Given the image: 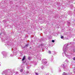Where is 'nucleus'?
<instances>
[{
	"label": "nucleus",
	"instance_id": "obj_1",
	"mask_svg": "<svg viewBox=\"0 0 75 75\" xmlns=\"http://www.w3.org/2000/svg\"><path fill=\"white\" fill-rule=\"evenodd\" d=\"M25 56H24L23 58L22 59V61H23L24 59H25Z\"/></svg>",
	"mask_w": 75,
	"mask_h": 75
},
{
	"label": "nucleus",
	"instance_id": "obj_2",
	"mask_svg": "<svg viewBox=\"0 0 75 75\" xmlns=\"http://www.w3.org/2000/svg\"><path fill=\"white\" fill-rule=\"evenodd\" d=\"M61 38L62 39L64 38V36H62L61 37Z\"/></svg>",
	"mask_w": 75,
	"mask_h": 75
},
{
	"label": "nucleus",
	"instance_id": "obj_3",
	"mask_svg": "<svg viewBox=\"0 0 75 75\" xmlns=\"http://www.w3.org/2000/svg\"><path fill=\"white\" fill-rule=\"evenodd\" d=\"M52 42H55V41H54V40H52Z\"/></svg>",
	"mask_w": 75,
	"mask_h": 75
},
{
	"label": "nucleus",
	"instance_id": "obj_4",
	"mask_svg": "<svg viewBox=\"0 0 75 75\" xmlns=\"http://www.w3.org/2000/svg\"><path fill=\"white\" fill-rule=\"evenodd\" d=\"M63 75H65V72H64L63 73Z\"/></svg>",
	"mask_w": 75,
	"mask_h": 75
},
{
	"label": "nucleus",
	"instance_id": "obj_5",
	"mask_svg": "<svg viewBox=\"0 0 75 75\" xmlns=\"http://www.w3.org/2000/svg\"><path fill=\"white\" fill-rule=\"evenodd\" d=\"M73 60H75V57H74V58H73Z\"/></svg>",
	"mask_w": 75,
	"mask_h": 75
},
{
	"label": "nucleus",
	"instance_id": "obj_6",
	"mask_svg": "<svg viewBox=\"0 0 75 75\" xmlns=\"http://www.w3.org/2000/svg\"><path fill=\"white\" fill-rule=\"evenodd\" d=\"M21 72H23V70H22V69L21 70Z\"/></svg>",
	"mask_w": 75,
	"mask_h": 75
},
{
	"label": "nucleus",
	"instance_id": "obj_7",
	"mask_svg": "<svg viewBox=\"0 0 75 75\" xmlns=\"http://www.w3.org/2000/svg\"><path fill=\"white\" fill-rule=\"evenodd\" d=\"M36 75H38V73H36Z\"/></svg>",
	"mask_w": 75,
	"mask_h": 75
},
{
	"label": "nucleus",
	"instance_id": "obj_8",
	"mask_svg": "<svg viewBox=\"0 0 75 75\" xmlns=\"http://www.w3.org/2000/svg\"><path fill=\"white\" fill-rule=\"evenodd\" d=\"M49 53H50V54H51V51H49Z\"/></svg>",
	"mask_w": 75,
	"mask_h": 75
}]
</instances>
